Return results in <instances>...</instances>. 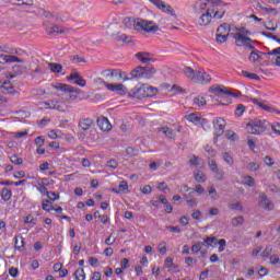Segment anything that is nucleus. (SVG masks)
Here are the masks:
<instances>
[{
    "label": "nucleus",
    "mask_w": 280,
    "mask_h": 280,
    "mask_svg": "<svg viewBox=\"0 0 280 280\" xmlns=\"http://www.w3.org/2000/svg\"><path fill=\"white\" fill-rule=\"evenodd\" d=\"M195 9L198 14H201L199 18V25L207 27L211 23L212 19H223L226 11L220 12V0H201L197 1Z\"/></svg>",
    "instance_id": "nucleus-1"
},
{
    "label": "nucleus",
    "mask_w": 280,
    "mask_h": 280,
    "mask_svg": "<svg viewBox=\"0 0 280 280\" xmlns=\"http://www.w3.org/2000/svg\"><path fill=\"white\" fill-rule=\"evenodd\" d=\"M236 33H231L232 38L235 39L237 47H246L247 49H255V42L248 36H252V32L246 30V27H235Z\"/></svg>",
    "instance_id": "nucleus-2"
},
{
    "label": "nucleus",
    "mask_w": 280,
    "mask_h": 280,
    "mask_svg": "<svg viewBox=\"0 0 280 280\" xmlns=\"http://www.w3.org/2000/svg\"><path fill=\"white\" fill-rule=\"evenodd\" d=\"M132 26L139 34H156L160 30L154 21H148L140 18L133 20Z\"/></svg>",
    "instance_id": "nucleus-3"
},
{
    "label": "nucleus",
    "mask_w": 280,
    "mask_h": 280,
    "mask_svg": "<svg viewBox=\"0 0 280 280\" xmlns=\"http://www.w3.org/2000/svg\"><path fill=\"white\" fill-rule=\"evenodd\" d=\"M156 74V68L152 65L144 67L138 66L131 71V77L136 79L143 78L144 80H152Z\"/></svg>",
    "instance_id": "nucleus-4"
},
{
    "label": "nucleus",
    "mask_w": 280,
    "mask_h": 280,
    "mask_svg": "<svg viewBox=\"0 0 280 280\" xmlns=\"http://www.w3.org/2000/svg\"><path fill=\"white\" fill-rule=\"evenodd\" d=\"M52 89H56V91H61V93H70L69 97L67 98L68 102H75L78 100V95L82 93V90L74 88L73 85L70 84H65V83H52L50 84ZM75 93V94H72Z\"/></svg>",
    "instance_id": "nucleus-5"
},
{
    "label": "nucleus",
    "mask_w": 280,
    "mask_h": 280,
    "mask_svg": "<svg viewBox=\"0 0 280 280\" xmlns=\"http://www.w3.org/2000/svg\"><path fill=\"white\" fill-rule=\"evenodd\" d=\"M246 128L249 135H261L266 132V120H254L248 122Z\"/></svg>",
    "instance_id": "nucleus-6"
},
{
    "label": "nucleus",
    "mask_w": 280,
    "mask_h": 280,
    "mask_svg": "<svg viewBox=\"0 0 280 280\" xmlns=\"http://www.w3.org/2000/svg\"><path fill=\"white\" fill-rule=\"evenodd\" d=\"M145 89H148V84L136 85L133 89L130 90L128 95L133 100H143L148 97V93H145Z\"/></svg>",
    "instance_id": "nucleus-7"
},
{
    "label": "nucleus",
    "mask_w": 280,
    "mask_h": 280,
    "mask_svg": "<svg viewBox=\"0 0 280 280\" xmlns=\"http://www.w3.org/2000/svg\"><path fill=\"white\" fill-rule=\"evenodd\" d=\"M192 82L196 84H209L211 82V75L205 72V69L200 68L195 71V77H192Z\"/></svg>",
    "instance_id": "nucleus-8"
},
{
    "label": "nucleus",
    "mask_w": 280,
    "mask_h": 280,
    "mask_svg": "<svg viewBox=\"0 0 280 280\" xmlns=\"http://www.w3.org/2000/svg\"><path fill=\"white\" fill-rule=\"evenodd\" d=\"M213 127L215 139H218V137H222V135H224V129L226 128V120H224V118L222 117H218L213 120Z\"/></svg>",
    "instance_id": "nucleus-9"
},
{
    "label": "nucleus",
    "mask_w": 280,
    "mask_h": 280,
    "mask_svg": "<svg viewBox=\"0 0 280 280\" xmlns=\"http://www.w3.org/2000/svg\"><path fill=\"white\" fill-rule=\"evenodd\" d=\"M150 3H153L155 8L159 10H162V12H166V14H171V16H176V13H174V9L170 4H165L163 0H149Z\"/></svg>",
    "instance_id": "nucleus-10"
},
{
    "label": "nucleus",
    "mask_w": 280,
    "mask_h": 280,
    "mask_svg": "<svg viewBox=\"0 0 280 280\" xmlns=\"http://www.w3.org/2000/svg\"><path fill=\"white\" fill-rule=\"evenodd\" d=\"M209 93H213L214 95H230L232 97H240V95L226 90V88L221 86V85H212L209 89Z\"/></svg>",
    "instance_id": "nucleus-11"
},
{
    "label": "nucleus",
    "mask_w": 280,
    "mask_h": 280,
    "mask_svg": "<svg viewBox=\"0 0 280 280\" xmlns=\"http://www.w3.org/2000/svg\"><path fill=\"white\" fill-rule=\"evenodd\" d=\"M69 82H73V84H77V86L84 88L86 86V80L82 75H80V72H72L68 77Z\"/></svg>",
    "instance_id": "nucleus-12"
},
{
    "label": "nucleus",
    "mask_w": 280,
    "mask_h": 280,
    "mask_svg": "<svg viewBox=\"0 0 280 280\" xmlns=\"http://www.w3.org/2000/svg\"><path fill=\"white\" fill-rule=\"evenodd\" d=\"M106 89L108 91H112L113 93H118V95H126V93H128V88H126V85L119 83V84H115V83H109L106 84Z\"/></svg>",
    "instance_id": "nucleus-13"
},
{
    "label": "nucleus",
    "mask_w": 280,
    "mask_h": 280,
    "mask_svg": "<svg viewBox=\"0 0 280 280\" xmlns=\"http://www.w3.org/2000/svg\"><path fill=\"white\" fill-rule=\"evenodd\" d=\"M258 205L259 207H261V209H266L267 211H272L275 209V205H272V201L268 199V196L266 195V192L260 194V199Z\"/></svg>",
    "instance_id": "nucleus-14"
},
{
    "label": "nucleus",
    "mask_w": 280,
    "mask_h": 280,
    "mask_svg": "<svg viewBox=\"0 0 280 280\" xmlns=\"http://www.w3.org/2000/svg\"><path fill=\"white\" fill-rule=\"evenodd\" d=\"M96 124L103 132H108L113 130V125H110V121L106 117L97 118Z\"/></svg>",
    "instance_id": "nucleus-15"
},
{
    "label": "nucleus",
    "mask_w": 280,
    "mask_h": 280,
    "mask_svg": "<svg viewBox=\"0 0 280 280\" xmlns=\"http://www.w3.org/2000/svg\"><path fill=\"white\" fill-rule=\"evenodd\" d=\"M252 102L253 104L259 106V108H262V110H266L267 113H277V115H280L279 109L265 105L264 103H260L257 98H253Z\"/></svg>",
    "instance_id": "nucleus-16"
},
{
    "label": "nucleus",
    "mask_w": 280,
    "mask_h": 280,
    "mask_svg": "<svg viewBox=\"0 0 280 280\" xmlns=\"http://www.w3.org/2000/svg\"><path fill=\"white\" fill-rule=\"evenodd\" d=\"M79 128L86 132V130H91L93 128V119L91 118H82L79 120Z\"/></svg>",
    "instance_id": "nucleus-17"
},
{
    "label": "nucleus",
    "mask_w": 280,
    "mask_h": 280,
    "mask_svg": "<svg viewBox=\"0 0 280 280\" xmlns=\"http://www.w3.org/2000/svg\"><path fill=\"white\" fill-rule=\"evenodd\" d=\"M217 34H221L224 36H231V24L223 23L217 28Z\"/></svg>",
    "instance_id": "nucleus-18"
},
{
    "label": "nucleus",
    "mask_w": 280,
    "mask_h": 280,
    "mask_svg": "<svg viewBox=\"0 0 280 280\" xmlns=\"http://www.w3.org/2000/svg\"><path fill=\"white\" fill-rule=\"evenodd\" d=\"M47 108L50 110H59V113H65L66 110L65 103H60L58 101H50V106Z\"/></svg>",
    "instance_id": "nucleus-19"
},
{
    "label": "nucleus",
    "mask_w": 280,
    "mask_h": 280,
    "mask_svg": "<svg viewBox=\"0 0 280 280\" xmlns=\"http://www.w3.org/2000/svg\"><path fill=\"white\" fill-rule=\"evenodd\" d=\"M10 84V81H4L2 85H0V93H3L4 95H14V86H5Z\"/></svg>",
    "instance_id": "nucleus-20"
},
{
    "label": "nucleus",
    "mask_w": 280,
    "mask_h": 280,
    "mask_svg": "<svg viewBox=\"0 0 280 280\" xmlns=\"http://www.w3.org/2000/svg\"><path fill=\"white\" fill-rule=\"evenodd\" d=\"M136 58L147 65V62H154V59L150 58V52H138L136 54Z\"/></svg>",
    "instance_id": "nucleus-21"
},
{
    "label": "nucleus",
    "mask_w": 280,
    "mask_h": 280,
    "mask_svg": "<svg viewBox=\"0 0 280 280\" xmlns=\"http://www.w3.org/2000/svg\"><path fill=\"white\" fill-rule=\"evenodd\" d=\"M12 72L18 77L23 75V73H27V66L15 65L12 67Z\"/></svg>",
    "instance_id": "nucleus-22"
},
{
    "label": "nucleus",
    "mask_w": 280,
    "mask_h": 280,
    "mask_svg": "<svg viewBox=\"0 0 280 280\" xmlns=\"http://www.w3.org/2000/svg\"><path fill=\"white\" fill-rule=\"evenodd\" d=\"M44 27H46L48 30L49 36H51V34H65V31L60 30V27H58V25L49 27V25H47V22H44Z\"/></svg>",
    "instance_id": "nucleus-23"
},
{
    "label": "nucleus",
    "mask_w": 280,
    "mask_h": 280,
    "mask_svg": "<svg viewBox=\"0 0 280 280\" xmlns=\"http://www.w3.org/2000/svg\"><path fill=\"white\" fill-rule=\"evenodd\" d=\"M48 69H50L51 73H62V65L56 62H49Z\"/></svg>",
    "instance_id": "nucleus-24"
},
{
    "label": "nucleus",
    "mask_w": 280,
    "mask_h": 280,
    "mask_svg": "<svg viewBox=\"0 0 280 280\" xmlns=\"http://www.w3.org/2000/svg\"><path fill=\"white\" fill-rule=\"evenodd\" d=\"M116 40H118V43H127L128 45H130V43H132V39L130 36L126 35V34H117L116 36Z\"/></svg>",
    "instance_id": "nucleus-25"
},
{
    "label": "nucleus",
    "mask_w": 280,
    "mask_h": 280,
    "mask_svg": "<svg viewBox=\"0 0 280 280\" xmlns=\"http://www.w3.org/2000/svg\"><path fill=\"white\" fill-rule=\"evenodd\" d=\"M194 178L197 180V183H205L207 180V175H205V173L201 171H197L194 173Z\"/></svg>",
    "instance_id": "nucleus-26"
},
{
    "label": "nucleus",
    "mask_w": 280,
    "mask_h": 280,
    "mask_svg": "<svg viewBox=\"0 0 280 280\" xmlns=\"http://www.w3.org/2000/svg\"><path fill=\"white\" fill-rule=\"evenodd\" d=\"M160 131L163 132V135H165V137L168 139H174L176 137V133L168 127H162Z\"/></svg>",
    "instance_id": "nucleus-27"
},
{
    "label": "nucleus",
    "mask_w": 280,
    "mask_h": 280,
    "mask_svg": "<svg viewBox=\"0 0 280 280\" xmlns=\"http://www.w3.org/2000/svg\"><path fill=\"white\" fill-rule=\"evenodd\" d=\"M188 163L191 167H198L200 165V156L195 154L190 155Z\"/></svg>",
    "instance_id": "nucleus-28"
},
{
    "label": "nucleus",
    "mask_w": 280,
    "mask_h": 280,
    "mask_svg": "<svg viewBox=\"0 0 280 280\" xmlns=\"http://www.w3.org/2000/svg\"><path fill=\"white\" fill-rule=\"evenodd\" d=\"M1 198L4 200V202H8L10 198H12V190L8 188H3L1 191Z\"/></svg>",
    "instance_id": "nucleus-29"
},
{
    "label": "nucleus",
    "mask_w": 280,
    "mask_h": 280,
    "mask_svg": "<svg viewBox=\"0 0 280 280\" xmlns=\"http://www.w3.org/2000/svg\"><path fill=\"white\" fill-rule=\"evenodd\" d=\"M145 93H147V97H154V95H156V93H159V89L147 84Z\"/></svg>",
    "instance_id": "nucleus-30"
},
{
    "label": "nucleus",
    "mask_w": 280,
    "mask_h": 280,
    "mask_svg": "<svg viewBox=\"0 0 280 280\" xmlns=\"http://www.w3.org/2000/svg\"><path fill=\"white\" fill-rule=\"evenodd\" d=\"M194 105L198 106V108H200V106H207V100L202 96H197L194 98Z\"/></svg>",
    "instance_id": "nucleus-31"
},
{
    "label": "nucleus",
    "mask_w": 280,
    "mask_h": 280,
    "mask_svg": "<svg viewBox=\"0 0 280 280\" xmlns=\"http://www.w3.org/2000/svg\"><path fill=\"white\" fill-rule=\"evenodd\" d=\"M37 189L42 196H56V192L47 190L45 185H40Z\"/></svg>",
    "instance_id": "nucleus-32"
},
{
    "label": "nucleus",
    "mask_w": 280,
    "mask_h": 280,
    "mask_svg": "<svg viewBox=\"0 0 280 280\" xmlns=\"http://www.w3.org/2000/svg\"><path fill=\"white\" fill-rule=\"evenodd\" d=\"M184 73H185V75H187V78H189V80H191L194 82V78L196 75V70L191 69L190 67H186L184 69Z\"/></svg>",
    "instance_id": "nucleus-33"
},
{
    "label": "nucleus",
    "mask_w": 280,
    "mask_h": 280,
    "mask_svg": "<svg viewBox=\"0 0 280 280\" xmlns=\"http://www.w3.org/2000/svg\"><path fill=\"white\" fill-rule=\"evenodd\" d=\"M253 51L249 54V60H252L253 62H257V60H260L261 57L259 56V50L257 49H252Z\"/></svg>",
    "instance_id": "nucleus-34"
},
{
    "label": "nucleus",
    "mask_w": 280,
    "mask_h": 280,
    "mask_svg": "<svg viewBox=\"0 0 280 280\" xmlns=\"http://www.w3.org/2000/svg\"><path fill=\"white\" fill-rule=\"evenodd\" d=\"M4 62H23V59L14 55H7V57H4Z\"/></svg>",
    "instance_id": "nucleus-35"
},
{
    "label": "nucleus",
    "mask_w": 280,
    "mask_h": 280,
    "mask_svg": "<svg viewBox=\"0 0 280 280\" xmlns=\"http://www.w3.org/2000/svg\"><path fill=\"white\" fill-rule=\"evenodd\" d=\"M244 224V217H235L232 219V226H242Z\"/></svg>",
    "instance_id": "nucleus-36"
},
{
    "label": "nucleus",
    "mask_w": 280,
    "mask_h": 280,
    "mask_svg": "<svg viewBox=\"0 0 280 280\" xmlns=\"http://www.w3.org/2000/svg\"><path fill=\"white\" fill-rule=\"evenodd\" d=\"M222 159L228 163V165H233V163H235V161L233 160V156H231L229 152H224L222 154Z\"/></svg>",
    "instance_id": "nucleus-37"
},
{
    "label": "nucleus",
    "mask_w": 280,
    "mask_h": 280,
    "mask_svg": "<svg viewBox=\"0 0 280 280\" xmlns=\"http://www.w3.org/2000/svg\"><path fill=\"white\" fill-rule=\"evenodd\" d=\"M242 74L244 75V78H249V80H261L258 74L250 73L248 71H243Z\"/></svg>",
    "instance_id": "nucleus-38"
},
{
    "label": "nucleus",
    "mask_w": 280,
    "mask_h": 280,
    "mask_svg": "<svg viewBox=\"0 0 280 280\" xmlns=\"http://www.w3.org/2000/svg\"><path fill=\"white\" fill-rule=\"evenodd\" d=\"M74 277L77 280H84L86 279V275H84V270L83 269H77L74 272Z\"/></svg>",
    "instance_id": "nucleus-39"
},
{
    "label": "nucleus",
    "mask_w": 280,
    "mask_h": 280,
    "mask_svg": "<svg viewBox=\"0 0 280 280\" xmlns=\"http://www.w3.org/2000/svg\"><path fill=\"white\" fill-rule=\"evenodd\" d=\"M11 163L14 165H23V159L19 158V155L14 154L10 158Z\"/></svg>",
    "instance_id": "nucleus-40"
},
{
    "label": "nucleus",
    "mask_w": 280,
    "mask_h": 280,
    "mask_svg": "<svg viewBox=\"0 0 280 280\" xmlns=\"http://www.w3.org/2000/svg\"><path fill=\"white\" fill-rule=\"evenodd\" d=\"M188 121H191L192 124H196V121H200V116L196 114H189L185 116Z\"/></svg>",
    "instance_id": "nucleus-41"
},
{
    "label": "nucleus",
    "mask_w": 280,
    "mask_h": 280,
    "mask_svg": "<svg viewBox=\"0 0 280 280\" xmlns=\"http://www.w3.org/2000/svg\"><path fill=\"white\" fill-rule=\"evenodd\" d=\"M230 209H233L234 211H244V206L242 202H235L230 205Z\"/></svg>",
    "instance_id": "nucleus-42"
},
{
    "label": "nucleus",
    "mask_w": 280,
    "mask_h": 280,
    "mask_svg": "<svg viewBox=\"0 0 280 280\" xmlns=\"http://www.w3.org/2000/svg\"><path fill=\"white\" fill-rule=\"evenodd\" d=\"M71 60L72 62H77V65H80V63H86V59L84 57H80L78 55H74L71 57Z\"/></svg>",
    "instance_id": "nucleus-43"
},
{
    "label": "nucleus",
    "mask_w": 280,
    "mask_h": 280,
    "mask_svg": "<svg viewBox=\"0 0 280 280\" xmlns=\"http://www.w3.org/2000/svg\"><path fill=\"white\" fill-rule=\"evenodd\" d=\"M272 255V246L268 245L261 253V257H270Z\"/></svg>",
    "instance_id": "nucleus-44"
},
{
    "label": "nucleus",
    "mask_w": 280,
    "mask_h": 280,
    "mask_svg": "<svg viewBox=\"0 0 280 280\" xmlns=\"http://www.w3.org/2000/svg\"><path fill=\"white\" fill-rule=\"evenodd\" d=\"M244 110H246V107L244 105L242 104L237 105L235 109L236 117H242V115H244Z\"/></svg>",
    "instance_id": "nucleus-45"
},
{
    "label": "nucleus",
    "mask_w": 280,
    "mask_h": 280,
    "mask_svg": "<svg viewBox=\"0 0 280 280\" xmlns=\"http://www.w3.org/2000/svg\"><path fill=\"white\" fill-rule=\"evenodd\" d=\"M243 178L245 180V185H247L248 187H255V178L250 176H244Z\"/></svg>",
    "instance_id": "nucleus-46"
},
{
    "label": "nucleus",
    "mask_w": 280,
    "mask_h": 280,
    "mask_svg": "<svg viewBox=\"0 0 280 280\" xmlns=\"http://www.w3.org/2000/svg\"><path fill=\"white\" fill-rule=\"evenodd\" d=\"M118 75L120 79L125 78L124 72L116 70V69H110V78H117Z\"/></svg>",
    "instance_id": "nucleus-47"
},
{
    "label": "nucleus",
    "mask_w": 280,
    "mask_h": 280,
    "mask_svg": "<svg viewBox=\"0 0 280 280\" xmlns=\"http://www.w3.org/2000/svg\"><path fill=\"white\" fill-rule=\"evenodd\" d=\"M229 40V35H221L217 33V43L222 45V43H226Z\"/></svg>",
    "instance_id": "nucleus-48"
},
{
    "label": "nucleus",
    "mask_w": 280,
    "mask_h": 280,
    "mask_svg": "<svg viewBox=\"0 0 280 280\" xmlns=\"http://www.w3.org/2000/svg\"><path fill=\"white\" fill-rule=\"evenodd\" d=\"M237 135L235 133V131H232V130H228L226 133H225V138L229 139V141H235Z\"/></svg>",
    "instance_id": "nucleus-49"
},
{
    "label": "nucleus",
    "mask_w": 280,
    "mask_h": 280,
    "mask_svg": "<svg viewBox=\"0 0 280 280\" xmlns=\"http://www.w3.org/2000/svg\"><path fill=\"white\" fill-rule=\"evenodd\" d=\"M213 174H215L217 180H224V171H220V168H218Z\"/></svg>",
    "instance_id": "nucleus-50"
},
{
    "label": "nucleus",
    "mask_w": 280,
    "mask_h": 280,
    "mask_svg": "<svg viewBox=\"0 0 280 280\" xmlns=\"http://www.w3.org/2000/svg\"><path fill=\"white\" fill-rule=\"evenodd\" d=\"M208 165H209L211 172H218V170H220V168L218 167V162H215L214 160L209 161V162H208Z\"/></svg>",
    "instance_id": "nucleus-51"
},
{
    "label": "nucleus",
    "mask_w": 280,
    "mask_h": 280,
    "mask_svg": "<svg viewBox=\"0 0 280 280\" xmlns=\"http://www.w3.org/2000/svg\"><path fill=\"white\" fill-rule=\"evenodd\" d=\"M192 191L194 194H198V196H202V194H205V187H202V185H197Z\"/></svg>",
    "instance_id": "nucleus-52"
},
{
    "label": "nucleus",
    "mask_w": 280,
    "mask_h": 280,
    "mask_svg": "<svg viewBox=\"0 0 280 280\" xmlns=\"http://www.w3.org/2000/svg\"><path fill=\"white\" fill-rule=\"evenodd\" d=\"M203 242L206 244V246H212L213 242H218V237H207L203 238Z\"/></svg>",
    "instance_id": "nucleus-53"
},
{
    "label": "nucleus",
    "mask_w": 280,
    "mask_h": 280,
    "mask_svg": "<svg viewBox=\"0 0 280 280\" xmlns=\"http://www.w3.org/2000/svg\"><path fill=\"white\" fill-rule=\"evenodd\" d=\"M9 275H10V277H13V279H16L19 277V269L11 267L9 269Z\"/></svg>",
    "instance_id": "nucleus-54"
},
{
    "label": "nucleus",
    "mask_w": 280,
    "mask_h": 280,
    "mask_svg": "<svg viewBox=\"0 0 280 280\" xmlns=\"http://www.w3.org/2000/svg\"><path fill=\"white\" fill-rule=\"evenodd\" d=\"M115 242H117V238H115L113 236V234H110L106 240H105V244L107 246H113V244H115Z\"/></svg>",
    "instance_id": "nucleus-55"
},
{
    "label": "nucleus",
    "mask_w": 280,
    "mask_h": 280,
    "mask_svg": "<svg viewBox=\"0 0 280 280\" xmlns=\"http://www.w3.org/2000/svg\"><path fill=\"white\" fill-rule=\"evenodd\" d=\"M35 144L37 145V148H43V145H45V139L43 138V136H39L35 139Z\"/></svg>",
    "instance_id": "nucleus-56"
},
{
    "label": "nucleus",
    "mask_w": 280,
    "mask_h": 280,
    "mask_svg": "<svg viewBox=\"0 0 280 280\" xmlns=\"http://www.w3.org/2000/svg\"><path fill=\"white\" fill-rule=\"evenodd\" d=\"M119 191H128V182L122 180L118 186Z\"/></svg>",
    "instance_id": "nucleus-57"
},
{
    "label": "nucleus",
    "mask_w": 280,
    "mask_h": 280,
    "mask_svg": "<svg viewBox=\"0 0 280 280\" xmlns=\"http://www.w3.org/2000/svg\"><path fill=\"white\" fill-rule=\"evenodd\" d=\"M247 145L250 150H255L257 148L255 140H253L250 137L247 138Z\"/></svg>",
    "instance_id": "nucleus-58"
},
{
    "label": "nucleus",
    "mask_w": 280,
    "mask_h": 280,
    "mask_svg": "<svg viewBox=\"0 0 280 280\" xmlns=\"http://www.w3.org/2000/svg\"><path fill=\"white\" fill-rule=\"evenodd\" d=\"M120 266L122 270H126V268H129L130 266V260H128V258H122L120 261Z\"/></svg>",
    "instance_id": "nucleus-59"
},
{
    "label": "nucleus",
    "mask_w": 280,
    "mask_h": 280,
    "mask_svg": "<svg viewBox=\"0 0 280 280\" xmlns=\"http://www.w3.org/2000/svg\"><path fill=\"white\" fill-rule=\"evenodd\" d=\"M108 167H112L113 170H117V167L119 166V163L116 162V160L112 159L107 162Z\"/></svg>",
    "instance_id": "nucleus-60"
},
{
    "label": "nucleus",
    "mask_w": 280,
    "mask_h": 280,
    "mask_svg": "<svg viewBox=\"0 0 280 280\" xmlns=\"http://www.w3.org/2000/svg\"><path fill=\"white\" fill-rule=\"evenodd\" d=\"M259 164L258 163H255V162H252L248 164V168L250 172H257V170H259Z\"/></svg>",
    "instance_id": "nucleus-61"
},
{
    "label": "nucleus",
    "mask_w": 280,
    "mask_h": 280,
    "mask_svg": "<svg viewBox=\"0 0 280 280\" xmlns=\"http://www.w3.org/2000/svg\"><path fill=\"white\" fill-rule=\"evenodd\" d=\"M269 259L272 266H277V264H280V259L278 255H272Z\"/></svg>",
    "instance_id": "nucleus-62"
},
{
    "label": "nucleus",
    "mask_w": 280,
    "mask_h": 280,
    "mask_svg": "<svg viewBox=\"0 0 280 280\" xmlns=\"http://www.w3.org/2000/svg\"><path fill=\"white\" fill-rule=\"evenodd\" d=\"M191 250H192V253H200V250H202V244H200V243L194 244L191 247Z\"/></svg>",
    "instance_id": "nucleus-63"
},
{
    "label": "nucleus",
    "mask_w": 280,
    "mask_h": 280,
    "mask_svg": "<svg viewBox=\"0 0 280 280\" xmlns=\"http://www.w3.org/2000/svg\"><path fill=\"white\" fill-rule=\"evenodd\" d=\"M191 218L192 220H200V218H202V212L200 210H197L191 213Z\"/></svg>",
    "instance_id": "nucleus-64"
}]
</instances>
